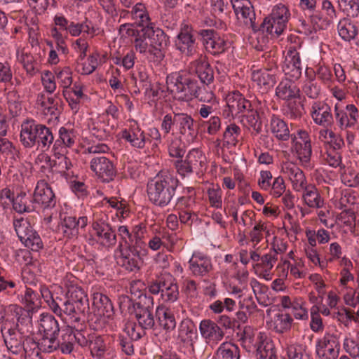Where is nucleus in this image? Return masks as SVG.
<instances>
[{
	"label": "nucleus",
	"instance_id": "1",
	"mask_svg": "<svg viewBox=\"0 0 359 359\" xmlns=\"http://www.w3.org/2000/svg\"><path fill=\"white\" fill-rule=\"evenodd\" d=\"M178 180L168 171H161L147 184L149 201L156 206L165 208L175 201Z\"/></svg>",
	"mask_w": 359,
	"mask_h": 359
},
{
	"label": "nucleus",
	"instance_id": "2",
	"mask_svg": "<svg viewBox=\"0 0 359 359\" xmlns=\"http://www.w3.org/2000/svg\"><path fill=\"white\" fill-rule=\"evenodd\" d=\"M146 301L149 303H153L152 297H140L139 301L135 302L127 296H123L120 299V309L122 313L128 312L130 315H134L139 327L144 332L146 330H154L156 323L154 315L153 313V308L149 305H146Z\"/></svg>",
	"mask_w": 359,
	"mask_h": 359
},
{
	"label": "nucleus",
	"instance_id": "3",
	"mask_svg": "<svg viewBox=\"0 0 359 359\" xmlns=\"http://www.w3.org/2000/svg\"><path fill=\"white\" fill-rule=\"evenodd\" d=\"M109 150L105 144H94L85 149L83 153L93 154L90 159V169L103 182H110L116 176V170L114 163L104 154Z\"/></svg>",
	"mask_w": 359,
	"mask_h": 359
},
{
	"label": "nucleus",
	"instance_id": "4",
	"mask_svg": "<svg viewBox=\"0 0 359 359\" xmlns=\"http://www.w3.org/2000/svg\"><path fill=\"white\" fill-rule=\"evenodd\" d=\"M197 83V80L185 72L172 73L166 78L168 90L174 98L181 101L188 102L193 99Z\"/></svg>",
	"mask_w": 359,
	"mask_h": 359
},
{
	"label": "nucleus",
	"instance_id": "5",
	"mask_svg": "<svg viewBox=\"0 0 359 359\" xmlns=\"http://www.w3.org/2000/svg\"><path fill=\"white\" fill-rule=\"evenodd\" d=\"M93 312L88 321L90 327L95 331H101L106 323V318H110L114 314V309L110 299L100 292L95 293L93 298Z\"/></svg>",
	"mask_w": 359,
	"mask_h": 359
},
{
	"label": "nucleus",
	"instance_id": "6",
	"mask_svg": "<svg viewBox=\"0 0 359 359\" xmlns=\"http://www.w3.org/2000/svg\"><path fill=\"white\" fill-rule=\"evenodd\" d=\"M1 334L8 351L14 354L22 352L27 334L23 327L14 324V318L6 317L1 325Z\"/></svg>",
	"mask_w": 359,
	"mask_h": 359
},
{
	"label": "nucleus",
	"instance_id": "7",
	"mask_svg": "<svg viewBox=\"0 0 359 359\" xmlns=\"http://www.w3.org/2000/svg\"><path fill=\"white\" fill-rule=\"evenodd\" d=\"M177 172L184 177L191 173L202 174L205 170L206 158L201 151L197 149L189 151L184 160H177L174 163Z\"/></svg>",
	"mask_w": 359,
	"mask_h": 359
},
{
	"label": "nucleus",
	"instance_id": "8",
	"mask_svg": "<svg viewBox=\"0 0 359 359\" xmlns=\"http://www.w3.org/2000/svg\"><path fill=\"white\" fill-rule=\"evenodd\" d=\"M50 309L57 316L71 323L80 322L81 317L85 315L86 311L76 304L71 302L68 299L62 300L61 298H53L46 301Z\"/></svg>",
	"mask_w": 359,
	"mask_h": 359
},
{
	"label": "nucleus",
	"instance_id": "9",
	"mask_svg": "<svg viewBox=\"0 0 359 359\" xmlns=\"http://www.w3.org/2000/svg\"><path fill=\"white\" fill-rule=\"evenodd\" d=\"M13 226L20 241L27 248L36 252L43 248V243L40 236L27 219L20 217L14 219Z\"/></svg>",
	"mask_w": 359,
	"mask_h": 359
},
{
	"label": "nucleus",
	"instance_id": "10",
	"mask_svg": "<svg viewBox=\"0 0 359 359\" xmlns=\"http://www.w3.org/2000/svg\"><path fill=\"white\" fill-rule=\"evenodd\" d=\"M250 259L254 262L253 269L259 277L266 280L272 279V269L278 259L275 251L269 250L263 255L257 251H251Z\"/></svg>",
	"mask_w": 359,
	"mask_h": 359
},
{
	"label": "nucleus",
	"instance_id": "11",
	"mask_svg": "<svg viewBox=\"0 0 359 359\" xmlns=\"http://www.w3.org/2000/svg\"><path fill=\"white\" fill-rule=\"evenodd\" d=\"M107 220V216L100 213L93 222L92 228L95 231L97 243L104 247L111 248L117 242L116 234Z\"/></svg>",
	"mask_w": 359,
	"mask_h": 359
},
{
	"label": "nucleus",
	"instance_id": "12",
	"mask_svg": "<svg viewBox=\"0 0 359 359\" xmlns=\"http://www.w3.org/2000/svg\"><path fill=\"white\" fill-rule=\"evenodd\" d=\"M291 140L292 151L304 166H309L312 155V147L309 133L305 130H298L295 134H292Z\"/></svg>",
	"mask_w": 359,
	"mask_h": 359
},
{
	"label": "nucleus",
	"instance_id": "13",
	"mask_svg": "<svg viewBox=\"0 0 359 359\" xmlns=\"http://www.w3.org/2000/svg\"><path fill=\"white\" fill-rule=\"evenodd\" d=\"M251 107V102L239 91L235 90L227 94L222 115L226 118L240 117V114L243 115L246 111H250Z\"/></svg>",
	"mask_w": 359,
	"mask_h": 359
},
{
	"label": "nucleus",
	"instance_id": "14",
	"mask_svg": "<svg viewBox=\"0 0 359 359\" xmlns=\"http://www.w3.org/2000/svg\"><path fill=\"white\" fill-rule=\"evenodd\" d=\"M340 343L337 334L327 332L316 344V353L320 359H337Z\"/></svg>",
	"mask_w": 359,
	"mask_h": 359
},
{
	"label": "nucleus",
	"instance_id": "15",
	"mask_svg": "<svg viewBox=\"0 0 359 359\" xmlns=\"http://www.w3.org/2000/svg\"><path fill=\"white\" fill-rule=\"evenodd\" d=\"M300 48V46L298 48L294 46L288 48L282 67L285 74L295 81L301 77L303 69L300 52L298 50Z\"/></svg>",
	"mask_w": 359,
	"mask_h": 359
},
{
	"label": "nucleus",
	"instance_id": "16",
	"mask_svg": "<svg viewBox=\"0 0 359 359\" xmlns=\"http://www.w3.org/2000/svg\"><path fill=\"white\" fill-rule=\"evenodd\" d=\"M44 124L38 123L34 119H27L21 125L20 142L25 148H32L37 144Z\"/></svg>",
	"mask_w": 359,
	"mask_h": 359
},
{
	"label": "nucleus",
	"instance_id": "17",
	"mask_svg": "<svg viewBox=\"0 0 359 359\" xmlns=\"http://www.w3.org/2000/svg\"><path fill=\"white\" fill-rule=\"evenodd\" d=\"M359 112L354 104H347L345 109L337 104L334 106V122L341 130L354 128L358 123Z\"/></svg>",
	"mask_w": 359,
	"mask_h": 359
},
{
	"label": "nucleus",
	"instance_id": "18",
	"mask_svg": "<svg viewBox=\"0 0 359 359\" xmlns=\"http://www.w3.org/2000/svg\"><path fill=\"white\" fill-rule=\"evenodd\" d=\"M311 116L313 122L323 128H332L334 126L331 107L323 102L316 101L313 103Z\"/></svg>",
	"mask_w": 359,
	"mask_h": 359
},
{
	"label": "nucleus",
	"instance_id": "19",
	"mask_svg": "<svg viewBox=\"0 0 359 359\" xmlns=\"http://www.w3.org/2000/svg\"><path fill=\"white\" fill-rule=\"evenodd\" d=\"M32 201L34 204L36 203L43 209L53 208L55 206V195L46 180H41L37 182Z\"/></svg>",
	"mask_w": 359,
	"mask_h": 359
},
{
	"label": "nucleus",
	"instance_id": "20",
	"mask_svg": "<svg viewBox=\"0 0 359 359\" xmlns=\"http://www.w3.org/2000/svg\"><path fill=\"white\" fill-rule=\"evenodd\" d=\"M120 255L117 258V263L125 270L130 272H136L140 269L141 257L140 250L130 248L125 245H119Z\"/></svg>",
	"mask_w": 359,
	"mask_h": 359
},
{
	"label": "nucleus",
	"instance_id": "21",
	"mask_svg": "<svg viewBox=\"0 0 359 359\" xmlns=\"http://www.w3.org/2000/svg\"><path fill=\"white\" fill-rule=\"evenodd\" d=\"M203 38L205 50L212 55H216L223 53L227 48L224 39H222L213 29H203L200 32Z\"/></svg>",
	"mask_w": 359,
	"mask_h": 359
},
{
	"label": "nucleus",
	"instance_id": "22",
	"mask_svg": "<svg viewBox=\"0 0 359 359\" xmlns=\"http://www.w3.org/2000/svg\"><path fill=\"white\" fill-rule=\"evenodd\" d=\"M53 151V158L48 155H42V158H44L47 167L52 172L60 173L62 176H69V173L68 171L72 167L71 160L63 154L64 151L57 150Z\"/></svg>",
	"mask_w": 359,
	"mask_h": 359
},
{
	"label": "nucleus",
	"instance_id": "23",
	"mask_svg": "<svg viewBox=\"0 0 359 359\" xmlns=\"http://www.w3.org/2000/svg\"><path fill=\"white\" fill-rule=\"evenodd\" d=\"M199 331L201 337L208 344H217L225 336L222 328L216 322L210 319H204L201 321Z\"/></svg>",
	"mask_w": 359,
	"mask_h": 359
},
{
	"label": "nucleus",
	"instance_id": "24",
	"mask_svg": "<svg viewBox=\"0 0 359 359\" xmlns=\"http://www.w3.org/2000/svg\"><path fill=\"white\" fill-rule=\"evenodd\" d=\"M189 269L195 277L208 276L213 270V265L209 257L199 252L194 253L189 261Z\"/></svg>",
	"mask_w": 359,
	"mask_h": 359
},
{
	"label": "nucleus",
	"instance_id": "25",
	"mask_svg": "<svg viewBox=\"0 0 359 359\" xmlns=\"http://www.w3.org/2000/svg\"><path fill=\"white\" fill-rule=\"evenodd\" d=\"M175 45L182 53L187 56H191L196 52L197 44L190 27L184 25L181 28Z\"/></svg>",
	"mask_w": 359,
	"mask_h": 359
},
{
	"label": "nucleus",
	"instance_id": "26",
	"mask_svg": "<svg viewBox=\"0 0 359 359\" xmlns=\"http://www.w3.org/2000/svg\"><path fill=\"white\" fill-rule=\"evenodd\" d=\"M88 224V217L86 216L76 217L66 216L61 222V229L63 236L67 238H76L80 230L83 229Z\"/></svg>",
	"mask_w": 359,
	"mask_h": 359
},
{
	"label": "nucleus",
	"instance_id": "27",
	"mask_svg": "<svg viewBox=\"0 0 359 359\" xmlns=\"http://www.w3.org/2000/svg\"><path fill=\"white\" fill-rule=\"evenodd\" d=\"M257 359H277L274 344L266 335L259 332L255 343Z\"/></svg>",
	"mask_w": 359,
	"mask_h": 359
},
{
	"label": "nucleus",
	"instance_id": "28",
	"mask_svg": "<svg viewBox=\"0 0 359 359\" xmlns=\"http://www.w3.org/2000/svg\"><path fill=\"white\" fill-rule=\"evenodd\" d=\"M195 72L202 83L208 86L214 81V71L206 55H201L192 63Z\"/></svg>",
	"mask_w": 359,
	"mask_h": 359
},
{
	"label": "nucleus",
	"instance_id": "29",
	"mask_svg": "<svg viewBox=\"0 0 359 359\" xmlns=\"http://www.w3.org/2000/svg\"><path fill=\"white\" fill-rule=\"evenodd\" d=\"M176 128L180 135L188 140H193L196 135L194 120L191 115L186 113H177Z\"/></svg>",
	"mask_w": 359,
	"mask_h": 359
},
{
	"label": "nucleus",
	"instance_id": "30",
	"mask_svg": "<svg viewBox=\"0 0 359 359\" xmlns=\"http://www.w3.org/2000/svg\"><path fill=\"white\" fill-rule=\"evenodd\" d=\"M294 80L283 79L276 88V95L283 100H291L300 97V90L295 84Z\"/></svg>",
	"mask_w": 359,
	"mask_h": 359
},
{
	"label": "nucleus",
	"instance_id": "31",
	"mask_svg": "<svg viewBox=\"0 0 359 359\" xmlns=\"http://www.w3.org/2000/svg\"><path fill=\"white\" fill-rule=\"evenodd\" d=\"M122 138L130 142L136 148L143 149L146 143V137L143 130L140 128L136 121L130 125V128L122 133Z\"/></svg>",
	"mask_w": 359,
	"mask_h": 359
},
{
	"label": "nucleus",
	"instance_id": "32",
	"mask_svg": "<svg viewBox=\"0 0 359 359\" xmlns=\"http://www.w3.org/2000/svg\"><path fill=\"white\" fill-rule=\"evenodd\" d=\"M36 104L44 114H50L57 117L61 112L57 97H48L44 93H39L36 97Z\"/></svg>",
	"mask_w": 359,
	"mask_h": 359
},
{
	"label": "nucleus",
	"instance_id": "33",
	"mask_svg": "<svg viewBox=\"0 0 359 359\" xmlns=\"http://www.w3.org/2000/svg\"><path fill=\"white\" fill-rule=\"evenodd\" d=\"M155 316L158 325L166 332H170L175 328V318L170 309L164 306H158L156 308Z\"/></svg>",
	"mask_w": 359,
	"mask_h": 359
},
{
	"label": "nucleus",
	"instance_id": "34",
	"mask_svg": "<svg viewBox=\"0 0 359 359\" xmlns=\"http://www.w3.org/2000/svg\"><path fill=\"white\" fill-rule=\"evenodd\" d=\"M302 190V198L307 206L316 209L324 206V198L321 196L318 189L314 184H309Z\"/></svg>",
	"mask_w": 359,
	"mask_h": 359
},
{
	"label": "nucleus",
	"instance_id": "35",
	"mask_svg": "<svg viewBox=\"0 0 359 359\" xmlns=\"http://www.w3.org/2000/svg\"><path fill=\"white\" fill-rule=\"evenodd\" d=\"M270 129L276 139L280 141H287L291 138L287 123L279 116L273 114L270 119Z\"/></svg>",
	"mask_w": 359,
	"mask_h": 359
},
{
	"label": "nucleus",
	"instance_id": "36",
	"mask_svg": "<svg viewBox=\"0 0 359 359\" xmlns=\"http://www.w3.org/2000/svg\"><path fill=\"white\" fill-rule=\"evenodd\" d=\"M39 332L44 336H58L60 327L57 320L49 313H42L39 320Z\"/></svg>",
	"mask_w": 359,
	"mask_h": 359
},
{
	"label": "nucleus",
	"instance_id": "37",
	"mask_svg": "<svg viewBox=\"0 0 359 359\" xmlns=\"http://www.w3.org/2000/svg\"><path fill=\"white\" fill-rule=\"evenodd\" d=\"M252 79L258 86L263 88L264 90H268L273 87L277 81L276 74L269 69L254 72Z\"/></svg>",
	"mask_w": 359,
	"mask_h": 359
},
{
	"label": "nucleus",
	"instance_id": "38",
	"mask_svg": "<svg viewBox=\"0 0 359 359\" xmlns=\"http://www.w3.org/2000/svg\"><path fill=\"white\" fill-rule=\"evenodd\" d=\"M174 280L175 278L170 273L161 274L156 279L150 281L147 288L151 294H158L161 293V295L165 290L170 288V285Z\"/></svg>",
	"mask_w": 359,
	"mask_h": 359
},
{
	"label": "nucleus",
	"instance_id": "39",
	"mask_svg": "<svg viewBox=\"0 0 359 359\" xmlns=\"http://www.w3.org/2000/svg\"><path fill=\"white\" fill-rule=\"evenodd\" d=\"M76 142V135L73 130H68L61 127L59 130V139L56 140L53 145V150L63 151L67 147H72Z\"/></svg>",
	"mask_w": 359,
	"mask_h": 359
},
{
	"label": "nucleus",
	"instance_id": "40",
	"mask_svg": "<svg viewBox=\"0 0 359 359\" xmlns=\"http://www.w3.org/2000/svg\"><path fill=\"white\" fill-rule=\"evenodd\" d=\"M67 299L84 311L89 309L88 299L85 291L79 286L70 285L67 293Z\"/></svg>",
	"mask_w": 359,
	"mask_h": 359
},
{
	"label": "nucleus",
	"instance_id": "41",
	"mask_svg": "<svg viewBox=\"0 0 359 359\" xmlns=\"http://www.w3.org/2000/svg\"><path fill=\"white\" fill-rule=\"evenodd\" d=\"M286 27L287 25L283 24L282 22L276 21L275 18L269 15L264 18L259 30L270 34L271 36L278 37L283 34Z\"/></svg>",
	"mask_w": 359,
	"mask_h": 359
},
{
	"label": "nucleus",
	"instance_id": "42",
	"mask_svg": "<svg viewBox=\"0 0 359 359\" xmlns=\"http://www.w3.org/2000/svg\"><path fill=\"white\" fill-rule=\"evenodd\" d=\"M88 348L93 358L102 359L107 351V345L101 335L95 334H89Z\"/></svg>",
	"mask_w": 359,
	"mask_h": 359
},
{
	"label": "nucleus",
	"instance_id": "43",
	"mask_svg": "<svg viewBox=\"0 0 359 359\" xmlns=\"http://www.w3.org/2000/svg\"><path fill=\"white\" fill-rule=\"evenodd\" d=\"M150 41L151 46H157L164 48L169 42V37L160 28H155L154 25L151 27H145V32Z\"/></svg>",
	"mask_w": 359,
	"mask_h": 359
},
{
	"label": "nucleus",
	"instance_id": "44",
	"mask_svg": "<svg viewBox=\"0 0 359 359\" xmlns=\"http://www.w3.org/2000/svg\"><path fill=\"white\" fill-rule=\"evenodd\" d=\"M241 130L239 126L235 123H231L226 128L223 133V147H233L239 142Z\"/></svg>",
	"mask_w": 359,
	"mask_h": 359
},
{
	"label": "nucleus",
	"instance_id": "45",
	"mask_svg": "<svg viewBox=\"0 0 359 359\" xmlns=\"http://www.w3.org/2000/svg\"><path fill=\"white\" fill-rule=\"evenodd\" d=\"M240 351L238 346L231 342H224L217 349L214 359H239Z\"/></svg>",
	"mask_w": 359,
	"mask_h": 359
},
{
	"label": "nucleus",
	"instance_id": "46",
	"mask_svg": "<svg viewBox=\"0 0 359 359\" xmlns=\"http://www.w3.org/2000/svg\"><path fill=\"white\" fill-rule=\"evenodd\" d=\"M132 17L135 20V23L138 27L144 29L147 27L154 25L151 22V19L147 11L145 6L143 4L138 3L133 8L131 11Z\"/></svg>",
	"mask_w": 359,
	"mask_h": 359
},
{
	"label": "nucleus",
	"instance_id": "47",
	"mask_svg": "<svg viewBox=\"0 0 359 359\" xmlns=\"http://www.w3.org/2000/svg\"><path fill=\"white\" fill-rule=\"evenodd\" d=\"M0 154L6 157V161L10 164H13L19 159V151L13 142L7 138L0 136Z\"/></svg>",
	"mask_w": 359,
	"mask_h": 359
},
{
	"label": "nucleus",
	"instance_id": "48",
	"mask_svg": "<svg viewBox=\"0 0 359 359\" xmlns=\"http://www.w3.org/2000/svg\"><path fill=\"white\" fill-rule=\"evenodd\" d=\"M273 330L278 334H283L290 330L293 318L287 313H278L273 320Z\"/></svg>",
	"mask_w": 359,
	"mask_h": 359
},
{
	"label": "nucleus",
	"instance_id": "49",
	"mask_svg": "<svg viewBox=\"0 0 359 359\" xmlns=\"http://www.w3.org/2000/svg\"><path fill=\"white\" fill-rule=\"evenodd\" d=\"M13 208L19 213L32 212L36 210L32 199H29L25 193L18 194L13 199Z\"/></svg>",
	"mask_w": 359,
	"mask_h": 359
},
{
	"label": "nucleus",
	"instance_id": "50",
	"mask_svg": "<svg viewBox=\"0 0 359 359\" xmlns=\"http://www.w3.org/2000/svg\"><path fill=\"white\" fill-rule=\"evenodd\" d=\"M339 36L346 41H351L355 39L358 34V27L348 20H343L338 24Z\"/></svg>",
	"mask_w": 359,
	"mask_h": 359
},
{
	"label": "nucleus",
	"instance_id": "51",
	"mask_svg": "<svg viewBox=\"0 0 359 359\" xmlns=\"http://www.w3.org/2000/svg\"><path fill=\"white\" fill-rule=\"evenodd\" d=\"M289 177L297 191L302 190L306 185L305 175L303 171L294 165L286 167Z\"/></svg>",
	"mask_w": 359,
	"mask_h": 359
},
{
	"label": "nucleus",
	"instance_id": "52",
	"mask_svg": "<svg viewBox=\"0 0 359 359\" xmlns=\"http://www.w3.org/2000/svg\"><path fill=\"white\" fill-rule=\"evenodd\" d=\"M82 32L88 35H90L93 38L96 35V29L93 25L92 22L87 18H85L84 20L81 22H75L74 25H72L70 35L72 36H79Z\"/></svg>",
	"mask_w": 359,
	"mask_h": 359
},
{
	"label": "nucleus",
	"instance_id": "53",
	"mask_svg": "<svg viewBox=\"0 0 359 359\" xmlns=\"http://www.w3.org/2000/svg\"><path fill=\"white\" fill-rule=\"evenodd\" d=\"M18 292H20V290L17 287L15 282L7 278L5 271L0 269V294H13L15 296Z\"/></svg>",
	"mask_w": 359,
	"mask_h": 359
},
{
	"label": "nucleus",
	"instance_id": "54",
	"mask_svg": "<svg viewBox=\"0 0 359 359\" xmlns=\"http://www.w3.org/2000/svg\"><path fill=\"white\" fill-rule=\"evenodd\" d=\"M56 78L60 86L63 88L62 94L66 97L69 93L67 89L72 84V72L69 67H65L56 72Z\"/></svg>",
	"mask_w": 359,
	"mask_h": 359
},
{
	"label": "nucleus",
	"instance_id": "55",
	"mask_svg": "<svg viewBox=\"0 0 359 359\" xmlns=\"http://www.w3.org/2000/svg\"><path fill=\"white\" fill-rule=\"evenodd\" d=\"M58 336H44L39 341L40 351L46 353H51L59 349L60 344Z\"/></svg>",
	"mask_w": 359,
	"mask_h": 359
},
{
	"label": "nucleus",
	"instance_id": "56",
	"mask_svg": "<svg viewBox=\"0 0 359 359\" xmlns=\"http://www.w3.org/2000/svg\"><path fill=\"white\" fill-rule=\"evenodd\" d=\"M339 205L341 209L351 208L355 211L359 206V196L346 191L342 193Z\"/></svg>",
	"mask_w": 359,
	"mask_h": 359
},
{
	"label": "nucleus",
	"instance_id": "57",
	"mask_svg": "<svg viewBox=\"0 0 359 359\" xmlns=\"http://www.w3.org/2000/svg\"><path fill=\"white\" fill-rule=\"evenodd\" d=\"M185 152V147L180 137H175L170 140L168 144V153L170 157L182 160Z\"/></svg>",
	"mask_w": 359,
	"mask_h": 359
},
{
	"label": "nucleus",
	"instance_id": "58",
	"mask_svg": "<svg viewBox=\"0 0 359 359\" xmlns=\"http://www.w3.org/2000/svg\"><path fill=\"white\" fill-rule=\"evenodd\" d=\"M38 138L36 146L41 148L42 151L48 150L54 142V135L50 128L46 125L42 128L41 134Z\"/></svg>",
	"mask_w": 359,
	"mask_h": 359
},
{
	"label": "nucleus",
	"instance_id": "59",
	"mask_svg": "<svg viewBox=\"0 0 359 359\" xmlns=\"http://www.w3.org/2000/svg\"><path fill=\"white\" fill-rule=\"evenodd\" d=\"M207 194L208 197V202L211 207L217 209L222 208V191L218 185H212L211 187H209L207 190Z\"/></svg>",
	"mask_w": 359,
	"mask_h": 359
},
{
	"label": "nucleus",
	"instance_id": "60",
	"mask_svg": "<svg viewBox=\"0 0 359 359\" xmlns=\"http://www.w3.org/2000/svg\"><path fill=\"white\" fill-rule=\"evenodd\" d=\"M269 15L275 18L276 21L282 22L283 24L287 25L291 17V13L287 6L279 4L273 7Z\"/></svg>",
	"mask_w": 359,
	"mask_h": 359
},
{
	"label": "nucleus",
	"instance_id": "61",
	"mask_svg": "<svg viewBox=\"0 0 359 359\" xmlns=\"http://www.w3.org/2000/svg\"><path fill=\"white\" fill-rule=\"evenodd\" d=\"M15 296L19 302L27 307V310L33 309L36 306L38 294L31 288L26 287L25 294L21 295V297H20V292Z\"/></svg>",
	"mask_w": 359,
	"mask_h": 359
},
{
	"label": "nucleus",
	"instance_id": "62",
	"mask_svg": "<svg viewBox=\"0 0 359 359\" xmlns=\"http://www.w3.org/2000/svg\"><path fill=\"white\" fill-rule=\"evenodd\" d=\"M18 60L23 65L27 74L33 76L36 73L37 71L35 67L36 62L34 57L30 53L22 51L20 55H18Z\"/></svg>",
	"mask_w": 359,
	"mask_h": 359
},
{
	"label": "nucleus",
	"instance_id": "63",
	"mask_svg": "<svg viewBox=\"0 0 359 359\" xmlns=\"http://www.w3.org/2000/svg\"><path fill=\"white\" fill-rule=\"evenodd\" d=\"M286 350L289 359H313L311 355L304 352V348L300 344H289Z\"/></svg>",
	"mask_w": 359,
	"mask_h": 359
},
{
	"label": "nucleus",
	"instance_id": "64",
	"mask_svg": "<svg viewBox=\"0 0 359 359\" xmlns=\"http://www.w3.org/2000/svg\"><path fill=\"white\" fill-rule=\"evenodd\" d=\"M302 92L311 99H317L320 94L321 88L314 79H309L304 82Z\"/></svg>",
	"mask_w": 359,
	"mask_h": 359
}]
</instances>
